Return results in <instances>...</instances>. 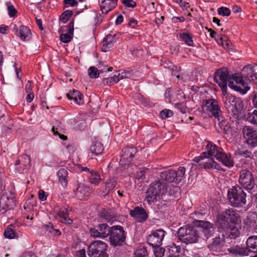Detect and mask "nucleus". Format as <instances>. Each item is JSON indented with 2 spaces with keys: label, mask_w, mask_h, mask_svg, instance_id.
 <instances>
[{
  "label": "nucleus",
  "mask_w": 257,
  "mask_h": 257,
  "mask_svg": "<svg viewBox=\"0 0 257 257\" xmlns=\"http://www.w3.org/2000/svg\"><path fill=\"white\" fill-rule=\"evenodd\" d=\"M107 244L101 240H95L88 247L87 254L89 257H108L106 252Z\"/></svg>",
  "instance_id": "6e6552de"
},
{
  "label": "nucleus",
  "mask_w": 257,
  "mask_h": 257,
  "mask_svg": "<svg viewBox=\"0 0 257 257\" xmlns=\"http://www.w3.org/2000/svg\"><path fill=\"white\" fill-rule=\"evenodd\" d=\"M184 252V249L180 246L173 245L169 248L168 257H180Z\"/></svg>",
  "instance_id": "473e14b6"
},
{
  "label": "nucleus",
  "mask_w": 257,
  "mask_h": 257,
  "mask_svg": "<svg viewBox=\"0 0 257 257\" xmlns=\"http://www.w3.org/2000/svg\"><path fill=\"white\" fill-rule=\"evenodd\" d=\"M33 84L31 81H28L25 86V90L27 93L32 92Z\"/></svg>",
  "instance_id": "69168bd1"
},
{
  "label": "nucleus",
  "mask_w": 257,
  "mask_h": 257,
  "mask_svg": "<svg viewBox=\"0 0 257 257\" xmlns=\"http://www.w3.org/2000/svg\"><path fill=\"white\" fill-rule=\"evenodd\" d=\"M160 115L163 119L171 117L173 115V112L170 109H164L160 112Z\"/></svg>",
  "instance_id": "6e6d98bb"
},
{
  "label": "nucleus",
  "mask_w": 257,
  "mask_h": 257,
  "mask_svg": "<svg viewBox=\"0 0 257 257\" xmlns=\"http://www.w3.org/2000/svg\"><path fill=\"white\" fill-rule=\"evenodd\" d=\"M89 182L95 185H97L99 183L100 181V177L98 173L93 170L89 172L88 174H87Z\"/></svg>",
  "instance_id": "e433bc0d"
},
{
  "label": "nucleus",
  "mask_w": 257,
  "mask_h": 257,
  "mask_svg": "<svg viewBox=\"0 0 257 257\" xmlns=\"http://www.w3.org/2000/svg\"><path fill=\"white\" fill-rule=\"evenodd\" d=\"M243 137L248 145L253 147L257 146V130L249 126H245L242 130Z\"/></svg>",
  "instance_id": "2eb2a0df"
},
{
  "label": "nucleus",
  "mask_w": 257,
  "mask_h": 257,
  "mask_svg": "<svg viewBox=\"0 0 257 257\" xmlns=\"http://www.w3.org/2000/svg\"><path fill=\"white\" fill-rule=\"evenodd\" d=\"M227 198L234 207H242L246 203V193L239 186L232 187L228 190Z\"/></svg>",
  "instance_id": "20e7f679"
},
{
  "label": "nucleus",
  "mask_w": 257,
  "mask_h": 257,
  "mask_svg": "<svg viewBox=\"0 0 257 257\" xmlns=\"http://www.w3.org/2000/svg\"><path fill=\"white\" fill-rule=\"evenodd\" d=\"M175 170L169 169L162 171L160 174V178L161 180H165L169 182H175L174 176Z\"/></svg>",
  "instance_id": "f704fd0d"
},
{
  "label": "nucleus",
  "mask_w": 257,
  "mask_h": 257,
  "mask_svg": "<svg viewBox=\"0 0 257 257\" xmlns=\"http://www.w3.org/2000/svg\"><path fill=\"white\" fill-rule=\"evenodd\" d=\"M231 76L229 75L228 71L225 68L217 70L215 74L214 81L218 84L221 88L222 94H226L227 90V82H229Z\"/></svg>",
  "instance_id": "f8f14e48"
},
{
  "label": "nucleus",
  "mask_w": 257,
  "mask_h": 257,
  "mask_svg": "<svg viewBox=\"0 0 257 257\" xmlns=\"http://www.w3.org/2000/svg\"><path fill=\"white\" fill-rule=\"evenodd\" d=\"M154 253L156 257H163L164 255L165 249L160 246H154Z\"/></svg>",
  "instance_id": "603ef678"
},
{
  "label": "nucleus",
  "mask_w": 257,
  "mask_h": 257,
  "mask_svg": "<svg viewBox=\"0 0 257 257\" xmlns=\"http://www.w3.org/2000/svg\"><path fill=\"white\" fill-rule=\"evenodd\" d=\"M31 31L27 26L21 25L19 27V32L17 34L20 39L23 41H28L31 38Z\"/></svg>",
  "instance_id": "c756f323"
},
{
  "label": "nucleus",
  "mask_w": 257,
  "mask_h": 257,
  "mask_svg": "<svg viewBox=\"0 0 257 257\" xmlns=\"http://www.w3.org/2000/svg\"><path fill=\"white\" fill-rule=\"evenodd\" d=\"M8 11L10 17H14L16 15L17 10L13 5H9L8 6Z\"/></svg>",
  "instance_id": "052dcab7"
},
{
  "label": "nucleus",
  "mask_w": 257,
  "mask_h": 257,
  "mask_svg": "<svg viewBox=\"0 0 257 257\" xmlns=\"http://www.w3.org/2000/svg\"><path fill=\"white\" fill-rule=\"evenodd\" d=\"M116 182L113 179H108L105 183V190L106 192H109L114 188Z\"/></svg>",
  "instance_id": "49530a36"
},
{
  "label": "nucleus",
  "mask_w": 257,
  "mask_h": 257,
  "mask_svg": "<svg viewBox=\"0 0 257 257\" xmlns=\"http://www.w3.org/2000/svg\"><path fill=\"white\" fill-rule=\"evenodd\" d=\"M243 77L257 83V65L251 67L245 66L242 69Z\"/></svg>",
  "instance_id": "4be33fe9"
},
{
  "label": "nucleus",
  "mask_w": 257,
  "mask_h": 257,
  "mask_svg": "<svg viewBox=\"0 0 257 257\" xmlns=\"http://www.w3.org/2000/svg\"><path fill=\"white\" fill-rule=\"evenodd\" d=\"M185 172L186 169L184 167H180L177 171L175 170L174 175L175 183L178 184L185 178Z\"/></svg>",
  "instance_id": "58836bf2"
},
{
  "label": "nucleus",
  "mask_w": 257,
  "mask_h": 257,
  "mask_svg": "<svg viewBox=\"0 0 257 257\" xmlns=\"http://www.w3.org/2000/svg\"><path fill=\"white\" fill-rule=\"evenodd\" d=\"M178 238L186 244L196 243L200 238L198 230L192 226L181 227L177 231Z\"/></svg>",
  "instance_id": "7ed1b4c3"
},
{
  "label": "nucleus",
  "mask_w": 257,
  "mask_h": 257,
  "mask_svg": "<svg viewBox=\"0 0 257 257\" xmlns=\"http://www.w3.org/2000/svg\"><path fill=\"white\" fill-rule=\"evenodd\" d=\"M149 172V169L143 168L140 169L136 174V179L138 180H144L145 178L146 174Z\"/></svg>",
  "instance_id": "8fccbe9b"
},
{
  "label": "nucleus",
  "mask_w": 257,
  "mask_h": 257,
  "mask_svg": "<svg viewBox=\"0 0 257 257\" xmlns=\"http://www.w3.org/2000/svg\"><path fill=\"white\" fill-rule=\"evenodd\" d=\"M137 152V149L135 147H126L123 149L120 162L124 163V165L130 163Z\"/></svg>",
  "instance_id": "a211bd4d"
},
{
  "label": "nucleus",
  "mask_w": 257,
  "mask_h": 257,
  "mask_svg": "<svg viewBox=\"0 0 257 257\" xmlns=\"http://www.w3.org/2000/svg\"><path fill=\"white\" fill-rule=\"evenodd\" d=\"M177 98L179 100H184L185 99V95L183 92L181 90H179L177 91V93L176 94Z\"/></svg>",
  "instance_id": "774afa93"
},
{
  "label": "nucleus",
  "mask_w": 257,
  "mask_h": 257,
  "mask_svg": "<svg viewBox=\"0 0 257 257\" xmlns=\"http://www.w3.org/2000/svg\"><path fill=\"white\" fill-rule=\"evenodd\" d=\"M246 119L251 124L257 125V110L254 109L251 112H248Z\"/></svg>",
  "instance_id": "a18cd8bd"
},
{
  "label": "nucleus",
  "mask_w": 257,
  "mask_h": 257,
  "mask_svg": "<svg viewBox=\"0 0 257 257\" xmlns=\"http://www.w3.org/2000/svg\"><path fill=\"white\" fill-rule=\"evenodd\" d=\"M88 74L91 78H96L99 76V73L97 68L94 66L90 67L88 70Z\"/></svg>",
  "instance_id": "09e8293b"
},
{
  "label": "nucleus",
  "mask_w": 257,
  "mask_h": 257,
  "mask_svg": "<svg viewBox=\"0 0 257 257\" xmlns=\"http://www.w3.org/2000/svg\"><path fill=\"white\" fill-rule=\"evenodd\" d=\"M238 182L243 188L248 191H254L256 188L251 172L247 169L240 171Z\"/></svg>",
  "instance_id": "39448f33"
},
{
  "label": "nucleus",
  "mask_w": 257,
  "mask_h": 257,
  "mask_svg": "<svg viewBox=\"0 0 257 257\" xmlns=\"http://www.w3.org/2000/svg\"><path fill=\"white\" fill-rule=\"evenodd\" d=\"M90 236L94 238L104 239L110 234L111 227L106 223L94 225L89 229Z\"/></svg>",
  "instance_id": "9b49d317"
},
{
  "label": "nucleus",
  "mask_w": 257,
  "mask_h": 257,
  "mask_svg": "<svg viewBox=\"0 0 257 257\" xmlns=\"http://www.w3.org/2000/svg\"><path fill=\"white\" fill-rule=\"evenodd\" d=\"M238 154L246 157H250L251 153L247 150H239Z\"/></svg>",
  "instance_id": "338daca9"
},
{
  "label": "nucleus",
  "mask_w": 257,
  "mask_h": 257,
  "mask_svg": "<svg viewBox=\"0 0 257 257\" xmlns=\"http://www.w3.org/2000/svg\"><path fill=\"white\" fill-rule=\"evenodd\" d=\"M4 235L6 238L9 239L14 238L16 236L15 231L11 228H7L4 232Z\"/></svg>",
  "instance_id": "864d4df0"
},
{
  "label": "nucleus",
  "mask_w": 257,
  "mask_h": 257,
  "mask_svg": "<svg viewBox=\"0 0 257 257\" xmlns=\"http://www.w3.org/2000/svg\"><path fill=\"white\" fill-rule=\"evenodd\" d=\"M91 189L90 187L85 185H79L76 189L75 194L79 200H85L90 196Z\"/></svg>",
  "instance_id": "b1692460"
},
{
  "label": "nucleus",
  "mask_w": 257,
  "mask_h": 257,
  "mask_svg": "<svg viewBox=\"0 0 257 257\" xmlns=\"http://www.w3.org/2000/svg\"><path fill=\"white\" fill-rule=\"evenodd\" d=\"M175 107L178 110H179L182 113H185L186 112L187 107L183 103H175Z\"/></svg>",
  "instance_id": "e2e57ef3"
},
{
  "label": "nucleus",
  "mask_w": 257,
  "mask_h": 257,
  "mask_svg": "<svg viewBox=\"0 0 257 257\" xmlns=\"http://www.w3.org/2000/svg\"><path fill=\"white\" fill-rule=\"evenodd\" d=\"M207 144L205 146L206 155H207V157H215L216 158L222 151L221 148L218 147L215 144H213L210 142H207Z\"/></svg>",
  "instance_id": "bb28decb"
},
{
  "label": "nucleus",
  "mask_w": 257,
  "mask_h": 257,
  "mask_svg": "<svg viewBox=\"0 0 257 257\" xmlns=\"http://www.w3.org/2000/svg\"><path fill=\"white\" fill-rule=\"evenodd\" d=\"M135 254L136 257H145L147 255V251L145 248L142 247L136 249Z\"/></svg>",
  "instance_id": "5fc2aeb1"
},
{
  "label": "nucleus",
  "mask_w": 257,
  "mask_h": 257,
  "mask_svg": "<svg viewBox=\"0 0 257 257\" xmlns=\"http://www.w3.org/2000/svg\"><path fill=\"white\" fill-rule=\"evenodd\" d=\"M246 247L250 252H257V236L252 235L249 236L246 241Z\"/></svg>",
  "instance_id": "7c9ffc66"
},
{
  "label": "nucleus",
  "mask_w": 257,
  "mask_h": 257,
  "mask_svg": "<svg viewBox=\"0 0 257 257\" xmlns=\"http://www.w3.org/2000/svg\"><path fill=\"white\" fill-rule=\"evenodd\" d=\"M193 161L197 163L201 168L222 170L220 165L216 163L212 157L206 156V152H203L201 156L195 157Z\"/></svg>",
  "instance_id": "1a4fd4ad"
},
{
  "label": "nucleus",
  "mask_w": 257,
  "mask_h": 257,
  "mask_svg": "<svg viewBox=\"0 0 257 257\" xmlns=\"http://www.w3.org/2000/svg\"><path fill=\"white\" fill-rule=\"evenodd\" d=\"M228 251L234 256H243L249 255V250L246 247L236 245L228 248Z\"/></svg>",
  "instance_id": "cd10ccee"
},
{
  "label": "nucleus",
  "mask_w": 257,
  "mask_h": 257,
  "mask_svg": "<svg viewBox=\"0 0 257 257\" xmlns=\"http://www.w3.org/2000/svg\"><path fill=\"white\" fill-rule=\"evenodd\" d=\"M116 6V4L110 0H103L101 3L100 8L102 13L107 14L114 9Z\"/></svg>",
  "instance_id": "2f4dec72"
},
{
  "label": "nucleus",
  "mask_w": 257,
  "mask_h": 257,
  "mask_svg": "<svg viewBox=\"0 0 257 257\" xmlns=\"http://www.w3.org/2000/svg\"><path fill=\"white\" fill-rule=\"evenodd\" d=\"M256 223H257V214L255 212H249L243 219V227L249 231H252Z\"/></svg>",
  "instance_id": "aec40b11"
},
{
  "label": "nucleus",
  "mask_w": 257,
  "mask_h": 257,
  "mask_svg": "<svg viewBox=\"0 0 257 257\" xmlns=\"http://www.w3.org/2000/svg\"><path fill=\"white\" fill-rule=\"evenodd\" d=\"M52 131L54 135L56 136L58 135L59 137L63 140H66L67 139V137L63 134H61L59 132L60 130L58 127H56L55 126H53L52 128Z\"/></svg>",
  "instance_id": "13d9d810"
},
{
  "label": "nucleus",
  "mask_w": 257,
  "mask_h": 257,
  "mask_svg": "<svg viewBox=\"0 0 257 257\" xmlns=\"http://www.w3.org/2000/svg\"><path fill=\"white\" fill-rule=\"evenodd\" d=\"M109 236L110 244L113 246L122 245L126 238L125 232L123 227L118 225L111 227L110 234Z\"/></svg>",
  "instance_id": "423d86ee"
},
{
  "label": "nucleus",
  "mask_w": 257,
  "mask_h": 257,
  "mask_svg": "<svg viewBox=\"0 0 257 257\" xmlns=\"http://www.w3.org/2000/svg\"><path fill=\"white\" fill-rule=\"evenodd\" d=\"M103 147L101 143L97 142L94 143L90 148V152L94 155H98L101 154L103 151Z\"/></svg>",
  "instance_id": "79ce46f5"
},
{
  "label": "nucleus",
  "mask_w": 257,
  "mask_h": 257,
  "mask_svg": "<svg viewBox=\"0 0 257 257\" xmlns=\"http://www.w3.org/2000/svg\"><path fill=\"white\" fill-rule=\"evenodd\" d=\"M218 13L223 16H228L230 15V11L228 8L221 7L218 9Z\"/></svg>",
  "instance_id": "4d7b16f0"
},
{
  "label": "nucleus",
  "mask_w": 257,
  "mask_h": 257,
  "mask_svg": "<svg viewBox=\"0 0 257 257\" xmlns=\"http://www.w3.org/2000/svg\"><path fill=\"white\" fill-rule=\"evenodd\" d=\"M123 78L122 76H120V74H114L113 76L106 78L103 79V83L108 85H113Z\"/></svg>",
  "instance_id": "a19ab883"
},
{
  "label": "nucleus",
  "mask_w": 257,
  "mask_h": 257,
  "mask_svg": "<svg viewBox=\"0 0 257 257\" xmlns=\"http://www.w3.org/2000/svg\"><path fill=\"white\" fill-rule=\"evenodd\" d=\"M165 235V231L163 229H157L147 236V242L152 247L160 246Z\"/></svg>",
  "instance_id": "ddd939ff"
},
{
  "label": "nucleus",
  "mask_w": 257,
  "mask_h": 257,
  "mask_svg": "<svg viewBox=\"0 0 257 257\" xmlns=\"http://www.w3.org/2000/svg\"><path fill=\"white\" fill-rule=\"evenodd\" d=\"M217 43L220 44L225 49H229L231 45V42L224 35L218 36Z\"/></svg>",
  "instance_id": "c03bdc74"
},
{
  "label": "nucleus",
  "mask_w": 257,
  "mask_h": 257,
  "mask_svg": "<svg viewBox=\"0 0 257 257\" xmlns=\"http://www.w3.org/2000/svg\"><path fill=\"white\" fill-rule=\"evenodd\" d=\"M35 202L34 200L29 199L26 201L24 205V209L28 212H31L34 210Z\"/></svg>",
  "instance_id": "de8ad7c7"
},
{
  "label": "nucleus",
  "mask_w": 257,
  "mask_h": 257,
  "mask_svg": "<svg viewBox=\"0 0 257 257\" xmlns=\"http://www.w3.org/2000/svg\"><path fill=\"white\" fill-rule=\"evenodd\" d=\"M122 3L123 5L126 7L129 8H134L136 6V3L133 0H123Z\"/></svg>",
  "instance_id": "680f3d73"
},
{
  "label": "nucleus",
  "mask_w": 257,
  "mask_h": 257,
  "mask_svg": "<svg viewBox=\"0 0 257 257\" xmlns=\"http://www.w3.org/2000/svg\"><path fill=\"white\" fill-rule=\"evenodd\" d=\"M179 38L189 46H193L194 42L192 36L188 33H183L179 35Z\"/></svg>",
  "instance_id": "37998d69"
},
{
  "label": "nucleus",
  "mask_w": 257,
  "mask_h": 257,
  "mask_svg": "<svg viewBox=\"0 0 257 257\" xmlns=\"http://www.w3.org/2000/svg\"><path fill=\"white\" fill-rule=\"evenodd\" d=\"M168 189V184L161 180L152 182L146 192V200L149 205H152L164 195Z\"/></svg>",
  "instance_id": "f257e3e1"
},
{
  "label": "nucleus",
  "mask_w": 257,
  "mask_h": 257,
  "mask_svg": "<svg viewBox=\"0 0 257 257\" xmlns=\"http://www.w3.org/2000/svg\"><path fill=\"white\" fill-rule=\"evenodd\" d=\"M222 242L220 237H216L213 239L212 242L209 245V248L211 250L217 251L221 249Z\"/></svg>",
  "instance_id": "ea45409f"
},
{
  "label": "nucleus",
  "mask_w": 257,
  "mask_h": 257,
  "mask_svg": "<svg viewBox=\"0 0 257 257\" xmlns=\"http://www.w3.org/2000/svg\"><path fill=\"white\" fill-rule=\"evenodd\" d=\"M225 230L226 234L230 238H236L239 235V231L238 227L234 224L230 225H222V226H219Z\"/></svg>",
  "instance_id": "a878e982"
},
{
  "label": "nucleus",
  "mask_w": 257,
  "mask_h": 257,
  "mask_svg": "<svg viewBox=\"0 0 257 257\" xmlns=\"http://www.w3.org/2000/svg\"><path fill=\"white\" fill-rule=\"evenodd\" d=\"M243 77L242 72L241 74L235 73L232 75L229 79L228 86L231 89L244 94L248 91L249 87L247 84L244 81Z\"/></svg>",
  "instance_id": "0eeeda50"
},
{
  "label": "nucleus",
  "mask_w": 257,
  "mask_h": 257,
  "mask_svg": "<svg viewBox=\"0 0 257 257\" xmlns=\"http://www.w3.org/2000/svg\"><path fill=\"white\" fill-rule=\"evenodd\" d=\"M70 34H62L60 35V40L62 42L65 43L69 42L72 39Z\"/></svg>",
  "instance_id": "bf43d9fd"
},
{
  "label": "nucleus",
  "mask_w": 257,
  "mask_h": 257,
  "mask_svg": "<svg viewBox=\"0 0 257 257\" xmlns=\"http://www.w3.org/2000/svg\"><path fill=\"white\" fill-rule=\"evenodd\" d=\"M188 167H190V171L189 173L190 175H193L197 173L196 169L198 167L197 165L191 163L188 165Z\"/></svg>",
  "instance_id": "0e129e2a"
},
{
  "label": "nucleus",
  "mask_w": 257,
  "mask_h": 257,
  "mask_svg": "<svg viewBox=\"0 0 257 257\" xmlns=\"http://www.w3.org/2000/svg\"><path fill=\"white\" fill-rule=\"evenodd\" d=\"M216 159L226 167L230 168L234 165V161L230 154H226L222 150L218 154Z\"/></svg>",
  "instance_id": "393cba45"
},
{
  "label": "nucleus",
  "mask_w": 257,
  "mask_h": 257,
  "mask_svg": "<svg viewBox=\"0 0 257 257\" xmlns=\"http://www.w3.org/2000/svg\"><path fill=\"white\" fill-rule=\"evenodd\" d=\"M59 181L63 187H66L68 183V171L65 169H60L57 172Z\"/></svg>",
  "instance_id": "72a5a7b5"
},
{
  "label": "nucleus",
  "mask_w": 257,
  "mask_h": 257,
  "mask_svg": "<svg viewBox=\"0 0 257 257\" xmlns=\"http://www.w3.org/2000/svg\"><path fill=\"white\" fill-rule=\"evenodd\" d=\"M193 223L194 225L200 227L198 233L202 232L205 237L208 238L213 234L214 228L213 224L210 222L196 219L194 220Z\"/></svg>",
  "instance_id": "dca6fc26"
},
{
  "label": "nucleus",
  "mask_w": 257,
  "mask_h": 257,
  "mask_svg": "<svg viewBox=\"0 0 257 257\" xmlns=\"http://www.w3.org/2000/svg\"><path fill=\"white\" fill-rule=\"evenodd\" d=\"M67 96L69 99L73 100L74 102L78 105L84 103L83 94L77 90H70Z\"/></svg>",
  "instance_id": "c85d7f7f"
},
{
  "label": "nucleus",
  "mask_w": 257,
  "mask_h": 257,
  "mask_svg": "<svg viewBox=\"0 0 257 257\" xmlns=\"http://www.w3.org/2000/svg\"><path fill=\"white\" fill-rule=\"evenodd\" d=\"M216 119L218 121V125L220 130L226 134H231L232 128L229 125L228 121L221 117V115H220L219 119L218 118Z\"/></svg>",
  "instance_id": "c9c22d12"
},
{
  "label": "nucleus",
  "mask_w": 257,
  "mask_h": 257,
  "mask_svg": "<svg viewBox=\"0 0 257 257\" xmlns=\"http://www.w3.org/2000/svg\"><path fill=\"white\" fill-rule=\"evenodd\" d=\"M30 159L27 155H21L15 164V170L16 173H23L30 167Z\"/></svg>",
  "instance_id": "f3484780"
},
{
  "label": "nucleus",
  "mask_w": 257,
  "mask_h": 257,
  "mask_svg": "<svg viewBox=\"0 0 257 257\" xmlns=\"http://www.w3.org/2000/svg\"><path fill=\"white\" fill-rule=\"evenodd\" d=\"M72 12L70 10L65 11L61 16L60 20L63 23H65L71 17Z\"/></svg>",
  "instance_id": "3c124183"
},
{
  "label": "nucleus",
  "mask_w": 257,
  "mask_h": 257,
  "mask_svg": "<svg viewBox=\"0 0 257 257\" xmlns=\"http://www.w3.org/2000/svg\"><path fill=\"white\" fill-rule=\"evenodd\" d=\"M239 218V215L237 211L232 208L226 209L222 212L218 217V225L222 226V225H228L229 222L234 224Z\"/></svg>",
  "instance_id": "9d476101"
},
{
  "label": "nucleus",
  "mask_w": 257,
  "mask_h": 257,
  "mask_svg": "<svg viewBox=\"0 0 257 257\" xmlns=\"http://www.w3.org/2000/svg\"><path fill=\"white\" fill-rule=\"evenodd\" d=\"M223 100L225 107L231 113L235 119H240L243 115V104L241 99L237 98L231 94H223Z\"/></svg>",
  "instance_id": "f03ea898"
},
{
  "label": "nucleus",
  "mask_w": 257,
  "mask_h": 257,
  "mask_svg": "<svg viewBox=\"0 0 257 257\" xmlns=\"http://www.w3.org/2000/svg\"><path fill=\"white\" fill-rule=\"evenodd\" d=\"M205 110L208 113H211L215 118L219 119L221 111L218 105V101L214 99H209L204 101Z\"/></svg>",
  "instance_id": "4468645a"
},
{
  "label": "nucleus",
  "mask_w": 257,
  "mask_h": 257,
  "mask_svg": "<svg viewBox=\"0 0 257 257\" xmlns=\"http://www.w3.org/2000/svg\"><path fill=\"white\" fill-rule=\"evenodd\" d=\"M98 216L102 220L107 222H111L113 220V214L110 211L104 209L99 212Z\"/></svg>",
  "instance_id": "4c0bfd02"
},
{
  "label": "nucleus",
  "mask_w": 257,
  "mask_h": 257,
  "mask_svg": "<svg viewBox=\"0 0 257 257\" xmlns=\"http://www.w3.org/2000/svg\"><path fill=\"white\" fill-rule=\"evenodd\" d=\"M71 211L72 209L71 208L65 206H63L59 209L57 214L61 222L69 225L73 223L72 219L69 216L70 212Z\"/></svg>",
  "instance_id": "412c9836"
},
{
  "label": "nucleus",
  "mask_w": 257,
  "mask_h": 257,
  "mask_svg": "<svg viewBox=\"0 0 257 257\" xmlns=\"http://www.w3.org/2000/svg\"><path fill=\"white\" fill-rule=\"evenodd\" d=\"M130 215L136 218L138 222H144L148 218L146 211L141 207H136L130 211Z\"/></svg>",
  "instance_id": "6ab92c4d"
},
{
  "label": "nucleus",
  "mask_w": 257,
  "mask_h": 257,
  "mask_svg": "<svg viewBox=\"0 0 257 257\" xmlns=\"http://www.w3.org/2000/svg\"><path fill=\"white\" fill-rule=\"evenodd\" d=\"M118 39V37L116 34H108L104 38L102 43V51L107 52L112 48L113 44Z\"/></svg>",
  "instance_id": "5701e85b"
}]
</instances>
